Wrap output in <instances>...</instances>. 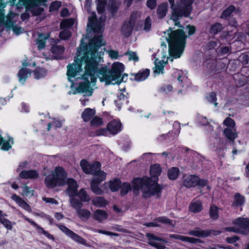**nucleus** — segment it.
Here are the masks:
<instances>
[{"label": "nucleus", "mask_w": 249, "mask_h": 249, "mask_svg": "<svg viewBox=\"0 0 249 249\" xmlns=\"http://www.w3.org/2000/svg\"><path fill=\"white\" fill-rule=\"evenodd\" d=\"M179 173V170L177 167H172L169 169L168 172V176L170 179H176Z\"/></svg>", "instance_id": "obj_34"}, {"label": "nucleus", "mask_w": 249, "mask_h": 249, "mask_svg": "<svg viewBox=\"0 0 249 249\" xmlns=\"http://www.w3.org/2000/svg\"><path fill=\"white\" fill-rule=\"evenodd\" d=\"M50 37L49 34L45 36L43 34H39L38 38L36 40L37 48L39 50H41L45 48L46 46V41Z\"/></svg>", "instance_id": "obj_22"}, {"label": "nucleus", "mask_w": 249, "mask_h": 249, "mask_svg": "<svg viewBox=\"0 0 249 249\" xmlns=\"http://www.w3.org/2000/svg\"><path fill=\"white\" fill-rule=\"evenodd\" d=\"M173 88L171 85H168L162 86L160 88V91L163 92H165L166 94L171 92L172 91Z\"/></svg>", "instance_id": "obj_61"}, {"label": "nucleus", "mask_w": 249, "mask_h": 249, "mask_svg": "<svg viewBox=\"0 0 249 249\" xmlns=\"http://www.w3.org/2000/svg\"><path fill=\"white\" fill-rule=\"evenodd\" d=\"M95 114V110L93 109L87 108L81 114L82 118L85 122L89 121Z\"/></svg>", "instance_id": "obj_25"}, {"label": "nucleus", "mask_w": 249, "mask_h": 249, "mask_svg": "<svg viewBox=\"0 0 249 249\" xmlns=\"http://www.w3.org/2000/svg\"><path fill=\"white\" fill-rule=\"evenodd\" d=\"M108 217L107 213L104 210H97L92 215V217L96 220L101 222L106 219Z\"/></svg>", "instance_id": "obj_24"}, {"label": "nucleus", "mask_w": 249, "mask_h": 249, "mask_svg": "<svg viewBox=\"0 0 249 249\" xmlns=\"http://www.w3.org/2000/svg\"><path fill=\"white\" fill-rule=\"evenodd\" d=\"M168 11V4L167 2H163L158 5L157 9V14L160 19L164 18Z\"/></svg>", "instance_id": "obj_18"}, {"label": "nucleus", "mask_w": 249, "mask_h": 249, "mask_svg": "<svg viewBox=\"0 0 249 249\" xmlns=\"http://www.w3.org/2000/svg\"><path fill=\"white\" fill-rule=\"evenodd\" d=\"M97 9L98 12L100 14H102L105 11L107 0H97Z\"/></svg>", "instance_id": "obj_46"}, {"label": "nucleus", "mask_w": 249, "mask_h": 249, "mask_svg": "<svg viewBox=\"0 0 249 249\" xmlns=\"http://www.w3.org/2000/svg\"><path fill=\"white\" fill-rule=\"evenodd\" d=\"M172 9L171 18L174 21L175 26L182 28L178 20L182 17H188L192 11L193 0H180L176 5L175 0H168Z\"/></svg>", "instance_id": "obj_5"}, {"label": "nucleus", "mask_w": 249, "mask_h": 249, "mask_svg": "<svg viewBox=\"0 0 249 249\" xmlns=\"http://www.w3.org/2000/svg\"><path fill=\"white\" fill-rule=\"evenodd\" d=\"M134 26V25L128 21H125L122 27V34L125 36L128 37L131 35Z\"/></svg>", "instance_id": "obj_23"}, {"label": "nucleus", "mask_w": 249, "mask_h": 249, "mask_svg": "<svg viewBox=\"0 0 249 249\" xmlns=\"http://www.w3.org/2000/svg\"><path fill=\"white\" fill-rule=\"evenodd\" d=\"M206 99L208 102L213 103L214 106L215 107H217L218 103L216 102L217 98H216V94L214 92H212L209 93L206 97Z\"/></svg>", "instance_id": "obj_43"}, {"label": "nucleus", "mask_w": 249, "mask_h": 249, "mask_svg": "<svg viewBox=\"0 0 249 249\" xmlns=\"http://www.w3.org/2000/svg\"><path fill=\"white\" fill-rule=\"evenodd\" d=\"M23 193L26 196H33V191L31 190L29 187L27 186H24L23 188Z\"/></svg>", "instance_id": "obj_59"}, {"label": "nucleus", "mask_w": 249, "mask_h": 249, "mask_svg": "<svg viewBox=\"0 0 249 249\" xmlns=\"http://www.w3.org/2000/svg\"><path fill=\"white\" fill-rule=\"evenodd\" d=\"M61 6V2L59 1H54L51 3L50 7H49V11L50 12H53L55 11H57Z\"/></svg>", "instance_id": "obj_51"}, {"label": "nucleus", "mask_w": 249, "mask_h": 249, "mask_svg": "<svg viewBox=\"0 0 249 249\" xmlns=\"http://www.w3.org/2000/svg\"><path fill=\"white\" fill-rule=\"evenodd\" d=\"M66 184L68 185L66 192L69 196H77L78 188L77 182L73 178H69L66 181Z\"/></svg>", "instance_id": "obj_14"}, {"label": "nucleus", "mask_w": 249, "mask_h": 249, "mask_svg": "<svg viewBox=\"0 0 249 249\" xmlns=\"http://www.w3.org/2000/svg\"><path fill=\"white\" fill-rule=\"evenodd\" d=\"M233 224L238 226L241 234L247 235L249 233V218H237L233 221Z\"/></svg>", "instance_id": "obj_12"}, {"label": "nucleus", "mask_w": 249, "mask_h": 249, "mask_svg": "<svg viewBox=\"0 0 249 249\" xmlns=\"http://www.w3.org/2000/svg\"><path fill=\"white\" fill-rule=\"evenodd\" d=\"M202 208V203L200 201L192 202L189 206V210L194 213L200 212Z\"/></svg>", "instance_id": "obj_28"}, {"label": "nucleus", "mask_w": 249, "mask_h": 249, "mask_svg": "<svg viewBox=\"0 0 249 249\" xmlns=\"http://www.w3.org/2000/svg\"><path fill=\"white\" fill-rule=\"evenodd\" d=\"M239 240V237L237 235H234L232 237H227L226 240L227 243L233 244Z\"/></svg>", "instance_id": "obj_62"}, {"label": "nucleus", "mask_w": 249, "mask_h": 249, "mask_svg": "<svg viewBox=\"0 0 249 249\" xmlns=\"http://www.w3.org/2000/svg\"><path fill=\"white\" fill-rule=\"evenodd\" d=\"M35 78L39 79L43 77L46 74V71L43 68H37L34 71Z\"/></svg>", "instance_id": "obj_44"}, {"label": "nucleus", "mask_w": 249, "mask_h": 249, "mask_svg": "<svg viewBox=\"0 0 249 249\" xmlns=\"http://www.w3.org/2000/svg\"><path fill=\"white\" fill-rule=\"evenodd\" d=\"M67 173L64 169L60 166H57L54 172L46 177L45 183L48 188H53L56 186H63L66 184L68 178Z\"/></svg>", "instance_id": "obj_6"}, {"label": "nucleus", "mask_w": 249, "mask_h": 249, "mask_svg": "<svg viewBox=\"0 0 249 249\" xmlns=\"http://www.w3.org/2000/svg\"><path fill=\"white\" fill-rule=\"evenodd\" d=\"M209 214L212 219L216 220L219 216L218 208L214 205H212L210 208Z\"/></svg>", "instance_id": "obj_41"}, {"label": "nucleus", "mask_w": 249, "mask_h": 249, "mask_svg": "<svg viewBox=\"0 0 249 249\" xmlns=\"http://www.w3.org/2000/svg\"><path fill=\"white\" fill-rule=\"evenodd\" d=\"M80 166L85 173L94 175L97 178H101V173H105L101 171V164L99 162L89 164L86 160H82L80 162Z\"/></svg>", "instance_id": "obj_7"}, {"label": "nucleus", "mask_w": 249, "mask_h": 249, "mask_svg": "<svg viewBox=\"0 0 249 249\" xmlns=\"http://www.w3.org/2000/svg\"><path fill=\"white\" fill-rule=\"evenodd\" d=\"M10 142L12 143H13V140L12 138H10L9 141H5L1 136L0 135V145L2 144L1 149L3 150H8L11 148V145L10 144Z\"/></svg>", "instance_id": "obj_40"}, {"label": "nucleus", "mask_w": 249, "mask_h": 249, "mask_svg": "<svg viewBox=\"0 0 249 249\" xmlns=\"http://www.w3.org/2000/svg\"><path fill=\"white\" fill-rule=\"evenodd\" d=\"M4 23L5 24V26L9 29L12 28V27H13L14 25H15L13 19H11L10 17H6V19L4 21Z\"/></svg>", "instance_id": "obj_58"}, {"label": "nucleus", "mask_w": 249, "mask_h": 249, "mask_svg": "<svg viewBox=\"0 0 249 249\" xmlns=\"http://www.w3.org/2000/svg\"><path fill=\"white\" fill-rule=\"evenodd\" d=\"M223 28V25L220 23H215L211 25L209 32L211 34L216 35Z\"/></svg>", "instance_id": "obj_35"}, {"label": "nucleus", "mask_w": 249, "mask_h": 249, "mask_svg": "<svg viewBox=\"0 0 249 249\" xmlns=\"http://www.w3.org/2000/svg\"><path fill=\"white\" fill-rule=\"evenodd\" d=\"M161 168L159 164L151 166V177H144L142 178H137L133 180L134 188L136 190H141L142 193V196L148 198L157 195L159 197L163 187L157 184L158 177L160 175Z\"/></svg>", "instance_id": "obj_3"}, {"label": "nucleus", "mask_w": 249, "mask_h": 249, "mask_svg": "<svg viewBox=\"0 0 249 249\" xmlns=\"http://www.w3.org/2000/svg\"><path fill=\"white\" fill-rule=\"evenodd\" d=\"M121 130V124L120 122L114 120L109 123L107 129H101L97 132V135L107 136L109 134L115 135Z\"/></svg>", "instance_id": "obj_8"}, {"label": "nucleus", "mask_w": 249, "mask_h": 249, "mask_svg": "<svg viewBox=\"0 0 249 249\" xmlns=\"http://www.w3.org/2000/svg\"><path fill=\"white\" fill-rule=\"evenodd\" d=\"M221 233L220 231L214 230H203L199 228H196L194 230L189 231L188 234L190 235L197 237H207L212 235H218Z\"/></svg>", "instance_id": "obj_10"}, {"label": "nucleus", "mask_w": 249, "mask_h": 249, "mask_svg": "<svg viewBox=\"0 0 249 249\" xmlns=\"http://www.w3.org/2000/svg\"><path fill=\"white\" fill-rule=\"evenodd\" d=\"M51 51L53 54H62L64 51V48L62 46H53L51 48Z\"/></svg>", "instance_id": "obj_49"}, {"label": "nucleus", "mask_w": 249, "mask_h": 249, "mask_svg": "<svg viewBox=\"0 0 249 249\" xmlns=\"http://www.w3.org/2000/svg\"><path fill=\"white\" fill-rule=\"evenodd\" d=\"M166 40L169 44V53L171 56L176 58L179 57L182 54L186 44L187 36L181 29L173 31L170 28L164 32Z\"/></svg>", "instance_id": "obj_4"}, {"label": "nucleus", "mask_w": 249, "mask_h": 249, "mask_svg": "<svg viewBox=\"0 0 249 249\" xmlns=\"http://www.w3.org/2000/svg\"><path fill=\"white\" fill-rule=\"evenodd\" d=\"M145 236L148 238L149 244L151 246L156 248L157 249H165V244L167 243L166 240L150 233H146Z\"/></svg>", "instance_id": "obj_9"}, {"label": "nucleus", "mask_w": 249, "mask_h": 249, "mask_svg": "<svg viewBox=\"0 0 249 249\" xmlns=\"http://www.w3.org/2000/svg\"><path fill=\"white\" fill-rule=\"evenodd\" d=\"M91 202L93 205L99 207H105L107 204V201L104 197L101 196L93 198Z\"/></svg>", "instance_id": "obj_30"}, {"label": "nucleus", "mask_w": 249, "mask_h": 249, "mask_svg": "<svg viewBox=\"0 0 249 249\" xmlns=\"http://www.w3.org/2000/svg\"><path fill=\"white\" fill-rule=\"evenodd\" d=\"M235 10V7L232 5H230L227 8L224 10L222 13L220 18L226 19L230 17L233 12Z\"/></svg>", "instance_id": "obj_39"}, {"label": "nucleus", "mask_w": 249, "mask_h": 249, "mask_svg": "<svg viewBox=\"0 0 249 249\" xmlns=\"http://www.w3.org/2000/svg\"><path fill=\"white\" fill-rule=\"evenodd\" d=\"M141 13L138 11L133 12L130 17V19L128 21L129 22L131 23L133 25H135V23L139 18H141Z\"/></svg>", "instance_id": "obj_45"}, {"label": "nucleus", "mask_w": 249, "mask_h": 249, "mask_svg": "<svg viewBox=\"0 0 249 249\" xmlns=\"http://www.w3.org/2000/svg\"><path fill=\"white\" fill-rule=\"evenodd\" d=\"M151 27V19L149 16L147 17L144 21V26L142 27V25L138 26L137 25L136 27V30L137 31H144L145 32H149Z\"/></svg>", "instance_id": "obj_27"}, {"label": "nucleus", "mask_w": 249, "mask_h": 249, "mask_svg": "<svg viewBox=\"0 0 249 249\" xmlns=\"http://www.w3.org/2000/svg\"><path fill=\"white\" fill-rule=\"evenodd\" d=\"M169 237L171 238H174L175 239L179 240H181V241H184V242L185 240V237H186V236L181 235L179 234H170Z\"/></svg>", "instance_id": "obj_64"}, {"label": "nucleus", "mask_w": 249, "mask_h": 249, "mask_svg": "<svg viewBox=\"0 0 249 249\" xmlns=\"http://www.w3.org/2000/svg\"><path fill=\"white\" fill-rule=\"evenodd\" d=\"M105 17L101 16L99 20L96 18L94 14L89 18L88 27H90L91 29L96 33L93 38L90 40L88 46L87 47L86 52L83 56H81V48L78 49L77 58L74 60L72 64H69L67 66V74L69 81H71V78H74L78 75L80 72L82 71V65L83 64L86 66L85 61H83V58L86 55L93 57H101L97 53L98 49L105 45L104 40L102 39V33L103 31L104 22Z\"/></svg>", "instance_id": "obj_2"}, {"label": "nucleus", "mask_w": 249, "mask_h": 249, "mask_svg": "<svg viewBox=\"0 0 249 249\" xmlns=\"http://www.w3.org/2000/svg\"><path fill=\"white\" fill-rule=\"evenodd\" d=\"M224 134L227 139L231 141H233L237 136L234 128H225L224 130Z\"/></svg>", "instance_id": "obj_29"}, {"label": "nucleus", "mask_w": 249, "mask_h": 249, "mask_svg": "<svg viewBox=\"0 0 249 249\" xmlns=\"http://www.w3.org/2000/svg\"><path fill=\"white\" fill-rule=\"evenodd\" d=\"M177 137V134H174L173 132H169L167 134H162L158 138V140L161 142L162 140L172 141Z\"/></svg>", "instance_id": "obj_38"}, {"label": "nucleus", "mask_w": 249, "mask_h": 249, "mask_svg": "<svg viewBox=\"0 0 249 249\" xmlns=\"http://www.w3.org/2000/svg\"><path fill=\"white\" fill-rule=\"evenodd\" d=\"M19 176L21 178L24 179H36L38 178L39 173L37 171L34 170H24L20 173Z\"/></svg>", "instance_id": "obj_17"}, {"label": "nucleus", "mask_w": 249, "mask_h": 249, "mask_svg": "<svg viewBox=\"0 0 249 249\" xmlns=\"http://www.w3.org/2000/svg\"><path fill=\"white\" fill-rule=\"evenodd\" d=\"M185 240L184 242H189L190 243H193V244H195L196 243H202V241L199 239L195 238H193V237H187V236H186Z\"/></svg>", "instance_id": "obj_60"}, {"label": "nucleus", "mask_w": 249, "mask_h": 249, "mask_svg": "<svg viewBox=\"0 0 249 249\" xmlns=\"http://www.w3.org/2000/svg\"><path fill=\"white\" fill-rule=\"evenodd\" d=\"M31 70L27 69L24 68H21L18 73L19 82L24 84L28 77V75H31Z\"/></svg>", "instance_id": "obj_19"}, {"label": "nucleus", "mask_w": 249, "mask_h": 249, "mask_svg": "<svg viewBox=\"0 0 249 249\" xmlns=\"http://www.w3.org/2000/svg\"><path fill=\"white\" fill-rule=\"evenodd\" d=\"M77 196H78L83 202H88L90 199L89 196L83 189H81L79 192H77Z\"/></svg>", "instance_id": "obj_37"}, {"label": "nucleus", "mask_w": 249, "mask_h": 249, "mask_svg": "<svg viewBox=\"0 0 249 249\" xmlns=\"http://www.w3.org/2000/svg\"><path fill=\"white\" fill-rule=\"evenodd\" d=\"M101 178L94 177L90 182V187L92 191L96 195L102 194L103 191L98 186L106 178L107 174L106 173H101Z\"/></svg>", "instance_id": "obj_13"}, {"label": "nucleus", "mask_w": 249, "mask_h": 249, "mask_svg": "<svg viewBox=\"0 0 249 249\" xmlns=\"http://www.w3.org/2000/svg\"><path fill=\"white\" fill-rule=\"evenodd\" d=\"M58 227L62 231L65 233L68 236L71 238L74 241L82 245H86V240L85 239L74 233L65 226L59 225Z\"/></svg>", "instance_id": "obj_11"}, {"label": "nucleus", "mask_w": 249, "mask_h": 249, "mask_svg": "<svg viewBox=\"0 0 249 249\" xmlns=\"http://www.w3.org/2000/svg\"><path fill=\"white\" fill-rule=\"evenodd\" d=\"M223 124L227 126V128H234L235 122L234 120L230 117L226 118L223 122Z\"/></svg>", "instance_id": "obj_52"}, {"label": "nucleus", "mask_w": 249, "mask_h": 249, "mask_svg": "<svg viewBox=\"0 0 249 249\" xmlns=\"http://www.w3.org/2000/svg\"><path fill=\"white\" fill-rule=\"evenodd\" d=\"M197 176L195 175H185L183 176V184L187 188L197 186Z\"/></svg>", "instance_id": "obj_15"}, {"label": "nucleus", "mask_w": 249, "mask_h": 249, "mask_svg": "<svg viewBox=\"0 0 249 249\" xmlns=\"http://www.w3.org/2000/svg\"><path fill=\"white\" fill-rule=\"evenodd\" d=\"M5 216H3L2 217H0V222L7 230H12L13 229L12 223L10 220L5 218Z\"/></svg>", "instance_id": "obj_42"}, {"label": "nucleus", "mask_w": 249, "mask_h": 249, "mask_svg": "<svg viewBox=\"0 0 249 249\" xmlns=\"http://www.w3.org/2000/svg\"><path fill=\"white\" fill-rule=\"evenodd\" d=\"M107 53L109 57L112 59H117L119 57V53L118 51L110 50L107 51Z\"/></svg>", "instance_id": "obj_63"}, {"label": "nucleus", "mask_w": 249, "mask_h": 249, "mask_svg": "<svg viewBox=\"0 0 249 249\" xmlns=\"http://www.w3.org/2000/svg\"><path fill=\"white\" fill-rule=\"evenodd\" d=\"M155 70L154 71L155 73H157L158 74H160V73H163V71L164 70V67L165 65V63L164 61H160L156 58L155 60Z\"/></svg>", "instance_id": "obj_32"}, {"label": "nucleus", "mask_w": 249, "mask_h": 249, "mask_svg": "<svg viewBox=\"0 0 249 249\" xmlns=\"http://www.w3.org/2000/svg\"><path fill=\"white\" fill-rule=\"evenodd\" d=\"M71 32L68 29H64L59 34V37L61 39L66 40L71 36Z\"/></svg>", "instance_id": "obj_50"}, {"label": "nucleus", "mask_w": 249, "mask_h": 249, "mask_svg": "<svg viewBox=\"0 0 249 249\" xmlns=\"http://www.w3.org/2000/svg\"><path fill=\"white\" fill-rule=\"evenodd\" d=\"M149 73V70L148 69H146L136 74L135 75L134 79L137 81H143L148 77Z\"/></svg>", "instance_id": "obj_31"}, {"label": "nucleus", "mask_w": 249, "mask_h": 249, "mask_svg": "<svg viewBox=\"0 0 249 249\" xmlns=\"http://www.w3.org/2000/svg\"><path fill=\"white\" fill-rule=\"evenodd\" d=\"M78 217L83 221L88 220L91 216V213L86 209L80 208L76 211Z\"/></svg>", "instance_id": "obj_26"}, {"label": "nucleus", "mask_w": 249, "mask_h": 249, "mask_svg": "<svg viewBox=\"0 0 249 249\" xmlns=\"http://www.w3.org/2000/svg\"><path fill=\"white\" fill-rule=\"evenodd\" d=\"M156 220L157 222H160L163 224H165L168 225H172V221L165 216L159 217L156 218Z\"/></svg>", "instance_id": "obj_53"}, {"label": "nucleus", "mask_w": 249, "mask_h": 249, "mask_svg": "<svg viewBox=\"0 0 249 249\" xmlns=\"http://www.w3.org/2000/svg\"><path fill=\"white\" fill-rule=\"evenodd\" d=\"M74 23V19L69 18L63 20L60 23V28H69L72 26Z\"/></svg>", "instance_id": "obj_47"}, {"label": "nucleus", "mask_w": 249, "mask_h": 249, "mask_svg": "<svg viewBox=\"0 0 249 249\" xmlns=\"http://www.w3.org/2000/svg\"><path fill=\"white\" fill-rule=\"evenodd\" d=\"M18 205H19L20 207H21L27 212H31L32 209L30 206L23 199H22L21 201L19 202Z\"/></svg>", "instance_id": "obj_56"}, {"label": "nucleus", "mask_w": 249, "mask_h": 249, "mask_svg": "<svg viewBox=\"0 0 249 249\" xmlns=\"http://www.w3.org/2000/svg\"><path fill=\"white\" fill-rule=\"evenodd\" d=\"M43 0H29L30 5L34 8L33 10L34 15L36 16L39 15L42 12L43 9L37 7L39 4Z\"/></svg>", "instance_id": "obj_20"}, {"label": "nucleus", "mask_w": 249, "mask_h": 249, "mask_svg": "<svg viewBox=\"0 0 249 249\" xmlns=\"http://www.w3.org/2000/svg\"><path fill=\"white\" fill-rule=\"evenodd\" d=\"M24 219L27 221H28L29 223H30L32 226L36 228L37 231L39 233L43 234L45 236H46L49 239L54 241V238L52 234H50L48 231H45L43 228L39 226L38 224H37L35 222L33 221L32 220L29 219V218L24 216Z\"/></svg>", "instance_id": "obj_16"}, {"label": "nucleus", "mask_w": 249, "mask_h": 249, "mask_svg": "<svg viewBox=\"0 0 249 249\" xmlns=\"http://www.w3.org/2000/svg\"><path fill=\"white\" fill-rule=\"evenodd\" d=\"M93 54L91 55L93 56ZM101 57H93L86 55L83 58L86 66L84 67L85 72L82 75L84 82L79 84L78 88L79 92L84 93L87 96H91L93 93L91 85L93 86L96 82L97 77L102 82H105L106 85L110 84H120L124 81V75H122L124 71V65L119 62L112 64L111 69H108L107 66L99 67Z\"/></svg>", "instance_id": "obj_1"}, {"label": "nucleus", "mask_w": 249, "mask_h": 249, "mask_svg": "<svg viewBox=\"0 0 249 249\" xmlns=\"http://www.w3.org/2000/svg\"><path fill=\"white\" fill-rule=\"evenodd\" d=\"M126 55H128L129 56L128 59L129 60H133L134 61H138L139 60V57L137 56V54L135 52H127L124 54Z\"/></svg>", "instance_id": "obj_55"}, {"label": "nucleus", "mask_w": 249, "mask_h": 249, "mask_svg": "<svg viewBox=\"0 0 249 249\" xmlns=\"http://www.w3.org/2000/svg\"><path fill=\"white\" fill-rule=\"evenodd\" d=\"M121 187L120 194L121 196H124L131 189V185L128 183H124Z\"/></svg>", "instance_id": "obj_48"}, {"label": "nucleus", "mask_w": 249, "mask_h": 249, "mask_svg": "<svg viewBox=\"0 0 249 249\" xmlns=\"http://www.w3.org/2000/svg\"><path fill=\"white\" fill-rule=\"evenodd\" d=\"M121 182L119 179H116L109 182V187L112 192L117 191L120 188Z\"/></svg>", "instance_id": "obj_36"}, {"label": "nucleus", "mask_w": 249, "mask_h": 249, "mask_svg": "<svg viewBox=\"0 0 249 249\" xmlns=\"http://www.w3.org/2000/svg\"><path fill=\"white\" fill-rule=\"evenodd\" d=\"M245 203V197L241 195L239 193H236L234 196V202L233 206L234 207H238L242 206Z\"/></svg>", "instance_id": "obj_33"}, {"label": "nucleus", "mask_w": 249, "mask_h": 249, "mask_svg": "<svg viewBox=\"0 0 249 249\" xmlns=\"http://www.w3.org/2000/svg\"><path fill=\"white\" fill-rule=\"evenodd\" d=\"M90 124L92 126H100L103 124L102 119L100 117H95L91 120Z\"/></svg>", "instance_id": "obj_54"}, {"label": "nucleus", "mask_w": 249, "mask_h": 249, "mask_svg": "<svg viewBox=\"0 0 249 249\" xmlns=\"http://www.w3.org/2000/svg\"><path fill=\"white\" fill-rule=\"evenodd\" d=\"M69 202L71 206L74 208L76 211L82 208L83 204V202L80 199L76 198L77 196H69Z\"/></svg>", "instance_id": "obj_21"}, {"label": "nucleus", "mask_w": 249, "mask_h": 249, "mask_svg": "<svg viewBox=\"0 0 249 249\" xmlns=\"http://www.w3.org/2000/svg\"><path fill=\"white\" fill-rule=\"evenodd\" d=\"M146 5L150 10H153L157 6V0H147Z\"/></svg>", "instance_id": "obj_57"}]
</instances>
